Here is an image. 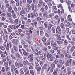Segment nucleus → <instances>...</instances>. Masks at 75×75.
Listing matches in <instances>:
<instances>
[{
    "instance_id": "f257e3e1",
    "label": "nucleus",
    "mask_w": 75,
    "mask_h": 75,
    "mask_svg": "<svg viewBox=\"0 0 75 75\" xmlns=\"http://www.w3.org/2000/svg\"><path fill=\"white\" fill-rule=\"evenodd\" d=\"M61 30L60 28V27L59 26H58L57 27V28H56V32L57 34H61L62 33L61 32Z\"/></svg>"
},
{
    "instance_id": "f03ea898",
    "label": "nucleus",
    "mask_w": 75,
    "mask_h": 75,
    "mask_svg": "<svg viewBox=\"0 0 75 75\" xmlns=\"http://www.w3.org/2000/svg\"><path fill=\"white\" fill-rule=\"evenodd\" d=\"M12 42L14 45H17L18 43V39H13L12 40Z\"/></svg>"
},
{
    "instance_id": "7ed1b4c3",
    "label": "nucleus",
    "mask_w": 75,
    "mask_h": 75,
    "mask_svg": "<svg viewBox=\"0 0 75 75\" xmlns=\"http://www.w3.org/2000/svg\"><path fill=\"white\" fill-rule=\"evenodd\" d=\"M26 7H27L28 12H30V10H31V6L30 4H27L26 5Z\"/></svg>"
},
{
    "instance_id": "20e7f679",
    "label": "nucleus",
    "mask_w": 75,
    "mask_h": 75,
    "mask_svg": "<svg viewBox=\"0 0 75 75\" xmlns=\"http://www.w3.org/2000/svg\"><path fill=\"white\" fill-rule=\"evenodd\" d=\"M8 27L10 28L11 30H16V28L15 25H10L8 26Z\"/></svg>"
},
{
    "instance_id": "39448f33",
    "label": "nucleus",
    "mask_w": 75,
    "mask_h": 75,
    "mask_svg": "<svg viewBox=\"0 0 75 75\" xmlns=\"http://www.w3.org/2000/svg\"><path fill=\"white\" fill-rule=\"evenodd\" d=\"M48 58H50V61H53V57H52V55L51 54H49L48 57L47 58V59H48Z\"/></svg>"
},
{
    "instance_id": "423d86ee",
    "label": "nucleus",
    "mask_w": 75,
    "mask_h": 75,
    "mask_svg": "<svg viewBox=\"0 0 75 75\" xmlns=\"http://www.w3.org/2000/svg\"><path fill=\"white\" fill-rule=\"evenodd\" d=\"M26 12L24 11V10H22L20 12V15H23V14H25Z\"/></svg>"
},
{
    "instance_id": "0eeeda50",
    "label": "nucleus",
    "mask_w": 75,
    "mask_h": 75,
    "mask_svg": "<svg viewBox=\"0 0 75 75\" xmlns=\"http://www.w3.org/2000/svg\"><path fill=\"white\" fill-rule=\"evenodd\" d=\"M14 22L15 25H17V24H18V19H15Z\"/></svg>"
},
{
    "instance_id": "6e6552de",
    "label": "nucleus",
    "mask_w": 75,
    "mask_h": 75,
    "mask_svg": "<svg viewBox=\"0 0 75 75\" xmlns=\"http://www.w3.org/2000/svg\"><path fill=\"white\" fill-rule=\"evenodd\" d=\"M7 47H12V44L11 42L8 43L7 44Z\"/></svg>"
},
{
    "instance_id": "1a4fd4ad",
    "label": "nucleus",
    "mask_w": 75,
    "mask_h": 75,
    "mask_svg": "<svg viewBox=\"0 0 75 75\" xmlns=\"http://www.w3.org/2000/svg\"><path fill=\"white\" fill-rule=\"evenodd\" d=\"M56 42L60 46L62 45L63 42L60 41H57Z\"/></svg>"
},
{
    "instance_id": "9d476101",
    "label": "nucleus",
    "mask_w": 75,
    "mask_h": 75,
    "mask_svg": "<svg viewBox=\"0 0 75 75\" xmlns=\"http://www.w3.org/2000/svg\"><path fill=\"white\" fill-rule=\"evenodd\" d=\"M26 35H27V36H28L27 37L28 38V39L30 38V36H31V34H30V33L28 32H26Z\"/></svg>"
},
{
    "instance_id": "9b49d317",
    "label": "nucleus",
    "mask_w": 75,
    "mask_h": 75,
    "mask_svg": "<svg viewBox=\"0 0 75 75\" xmlns=\"http://www.w3.org/2000/svg\"><path fill=\"white\" fill-rule=\"evenodd\" d=\"M35 5L34 4H32L31 5V8H32V10L33 11H34V7H35Z\"/></svg>"
},
{
    "instance_id": "f8f14e48",
    "label": "nucleus",
    "mask_w": 75,
    "mask_h": 75,
    "mask_svg": "<svg viewBox=\"0 0 75 75\" xmlns=\"http://www.w3.org/2000/svg\"><path fill=\"white\" fill-rule=\"evenodd\" d=\"M23 63L24 65H26L27 64H28V65H30V63H29V62H28L27 60H26L25 61H23Z\"/></svg>"
},
{
    "instance_id": "ddd939ff",
    "label": "nucleus",
    "mask_w": 75,
    "mask_h": 75,
    "mask_svg": "<svg viewBox=\"0 0 75 75\" xmlns=\"http://www.w3.org/2000/svg\"><path fill=\"white\" fill-rule=\"evenodd\" d=\"M12 9H13V7H12L11 6H10V7H8V12H11V11L12 10Z\"/></svg>"
},
{
    "instance_id": "4468645a",
    "label": "nucleus",
    "mask_w": 75,
    "mask_h": 75,
    "mask_svg": "<svg viewBox=\"0 0 75 75\" xmlns=\"http://www.w3.org/2000/svg\"><path fill=\"white\" fill-rule=\"evenodd\" d=\"M7 16H8L9 18H11V17H12V15H11V13L9 12H7Z\"/></svg>"
},
{
    "instance_id": "2eb2a0df",
    "label": "nucleus",
    "mask_w": 75,
    "mask_h": 75,
    "mask_svg": "<svg viewBox=\"0 0 75 75\" xmlns=\"http://www.w3.org/2000/svg\"><path fill=\"white\" fill-rule=\"evenodd\" d=\"M44 25L45 28L47 29L48 28V23L47 22H45L44 24Z\"/></svg>"
},
{
    "instance_id": "dca6fc26",
    "label": "nucleus",
    "mask_w": 75,
    "mask_h": 75,
    "mask_svg": "<svg viewBox=\"0 0 75 75\" xmlns=\"http://www.w3.org/2000/svg\"><path fill=\"white\" fill-rule=\"evenodd\" d=\"M9 21L8 20H6V21L7 22H10V23H13V20H12V19L11 18H9L8 19Z\"/></svg>"
},
{
    "instance_id": "f3484780",
    "label": "nucleus",
    "mask_w": 75,
    "mask_h": 75,
    "mask_svg": "<svg viewBox=\"0 0 75 75\" xmlns=\"http://www.w3.org/2000/svg\"><path fill=\"white\" fill-rule=\"evenodd\" d=\"M57 44H56V43L54 42L52 43L51 44V46H52V47H57Z\"/></svg>"
},
{
    "instance_id": "a211bd4d",
    "label": "nucleus",
    "mask_w": 75,
    "mask_h": 75,
    "mask_svg": "<svg viewBox=\"0 0 75 75\" xmlns=\"http://www.w3.org/2000/svg\"><path fill=\"white\" fill-rule=\"evenodd\" d=\"M29 61L30 62H33L34 61V59H33V57H32L29 58Z\"/></svg>"
},
{
    "instance_id": "6ab92c4d",
    "label": "nucleus",
    "mask_w": 75,
    "mask_h": 75,
    "mask_svg": "<svg viewBox=\"0 0 75 75\" xmlns=\"http://www.w3.org/2000/svg\"><path fill=\"white\" fill-rule=\"evenodd\" d=\"M51 31L52 33H55V30L54 28L52 27L51 29Z\"/></svg>"
},
{
    "instance_id": "aec40b11",
    "label": "nucleus",
    "mask_w": 75,
    "mask_h": 75,
    "mask_svg": "<svg viewBox=\"0 0 75 75\" xmlns=\"http://www.w3.org/2000/svg\"><path fill=\"white\" fill-rule=\"evenodd\" d=\"M67 0H66V1H66L67 2V3L68 6H70L71 5V2H70V1H68Z\"/></svg>"
},
{
    "instance_id": "412c9836",
    "label": "nucleus",
    "mask_w": 75,
    "mask_h": 75,
    "mask_svg": "<svg viewBox=\"0 0 75 75\" xmlns=\"http://www.w3.org/2000/svg\"><path fill=\"white\" fill-rule=\"evenodd\" d=\"M49 53L48 52H47L46 53H45L44 54L45 57H48L49 56Z\"/></svg>"
},
{
    "instance_id": "4be33fe9",
    "label": "nucleus",
    "mask_w": 75,
    "mask_h": 75,
    "mask_svg": "<svg viewBox=\"0 0 75 75\" xmlns=\"http://www.w3.org/2000/svg\"><path fill=\"white\" fill-rule=\"evenodd\" d=\"M57 67L59 68H61L62 67V64H61L60 63H59L57 65Z\"/></svg>"
},
{
    "instance_id": "5701e85b",
    "label": "nucleus",
    "mask_w": 75,
    "mask_h": 75,
    "mask_svg": "<svg viewBox=\"0 0 75 75\" xmlns=\"http://www.w3.org/2000/svg\"><path fill=\"white\" fill-rule=\"evenodd\" d=\"M42 40L43 42H45V41H46V40H47V38L45 37H43L42 38Z\"/></svg>"
},
{
    "instance_id": "b1692460",
    "label": "nucleus",
    "mask_w": 75,
    "mask_h": 75,
    "mask_svg": "<svg viewBox=\"0 0 75 75\" xmlns=\"http://www.w3.org/2000/svg\"><path fill=\"white\" fill-rule=\"evenodd\" d=\"M3 31L5 34H8V32L6 29H4Z\"/></svg>"
},
{
    "instance_id": "393cba45",
    "label": "nucleus",
    "mask_w": 75,
    "mask_h": 75,
    "mask_svg": "<svg viewBox=\"0 0 75 75\" xmlns=\"http://www.w3.org/2000/svg\"><path fill=\"white\" fill-rule=\"evenodd\" d=\"M11 35H12L13 37H16V34H15V33H14V32H12L11 33Z\"/></svg>"
},
{
    "instance_id": "a878e982",
    "label": "nucleus",
    "mask_w": 75,
    "mask_h": 75,
    "mask_svg": "<svg viewBox=\"0 0 75 75\" xmlns=\"http://www.w3.org/2000/svg\"><path fill=\"white\" fill-rule=\"evenodd\" d=\"M23 70L25 72H26L28 71V69L26 67H25L23 68Z\"/></svg>"
},
{
    "instance_id": "bb28decb",
    "label": "nucleus",
    "mask_w": 75,
    "mask_h": 75,
    "mask_svg": "<svg viewBox=\"0 0 75 75\" xmlns=\"http://www.w3.org/2000/svg\"><path fill=\"white\" fill-rule=\"evenodd\" d=\"M28 3H29V4H31L33 1V0H27Z\"/></svg>"
},
{
    "instance_id": "cd10ccee",
    "label": "nucleus",
    "mask_w": 75,
    "mask_h": 75,
    "mask_svg": "<svg viewBox=\"0 0 75 75\" xmlns=\"http://www.w3.org/2000/svg\"><path fill=\"white\" fill-rule=\"evenodd\" d=\"M64 55L65 57H66L68 58H71V56L70 55L67 54V53H65Z\"/></svg>"
},
{
    "instance_id": "c85d7f7f",
    "label": "nucleus",
    "mask_w": 75,
    "mask_h": 75,
    "mask_svg": "<svg viewBox=\"0 0 75 75\" xmlns=\"http://www.w3.org/2000/svg\"><path fill=\"white\" fill-rule=\"evenodd\" d=\"M51 27H52V25H51V24H50L49 25V26H48V29L49 30H51Z\"/></svg>"
},
{
    "instance_id": "c756f323",
    "label": "nucleus",
    "mask_w": 75,
    "mask_h": 75,
    "mask_svg": "<svg viewBox=\"0 0 75 75\" xmlns=\"http://www.w3.org/2000/svg\"><path fill=\"white\" fill-rule=\"evenodd\" d=\"M66 66H68L69 65V60H67L65 63Z\"/></svg>"
},
{
    "instance_id": "7c9ffc66",
    "label": "nucleus",
    "mask_w": 75,
    "mask_h": 75,
    "mask_svg": "<svg viewBox=\"0 0 75 75\" xmlns=\"http://www.w3.org/2000/svg\"><path fill=\"white\" fill-rule=\"evenodd\" d=\"M36 20L39 22L40 20H42V18L40 17H38L37 18Z\"/></svg>"
},
{
    "instance_id": "2f4dec72",
    "label": "nucleus",
    "mask_w": 75,
    "mask_h": 75,
    "mask_svg": "<svg viewBox=\"0 0 75 75\" xmlns=\"http://www.w3.org/2000/svg\"><path fill=\"white\" fill-rule=\"evenodd\" d=\"M47 16V12H45L44 13H43V16L44 17H45Z\"/></svg>"
},
{
    "instance_id": "473e14b6",
    "label": "nucleus",
    "mask_w": 75,
    "mask_h": 75,
    "mask_svg": "<svg viewBox=\"0 0 75 75\" xmlns=\"http://www.w3.org/2000/svg\"><path fill=\"white\" fill-rule=\"evenodd\" d=\"M30 73L32 75H34V72H33V71L32 70H30Z\"/></svg>"
},
{
    "instance_id": "72a5a7b5",
    "label": "nucleus",
    "mask_w": 75,
    "mask_h": 75,
    "mask_svg": "<svg viewBox=\"0 0 75 75\" xmlns=\"http://www.w3.org/2000/svg\"><path fill=\"white\" fill-rule=\"evenodd\" d=\"M7 30L8 31V32H9V33H11V32H12V30L10 29L9 28H7Z\"/></svg>"
},
{
    "instance_id": "f704fd0d",
    "label": "nucleus",
    "mask_w": 75,
    "mask_h": 75,
    "mask_svg": "<svg viewBox=\"0 0 75 75\" xmlns=\"http://www.w3.org/2000/svg\"><path fill=\"white\" fill-rule=\"evenodd\" d=\"M15 33L17 35H20V33L19 32L16 31H15Z\"/></svg>"
},
{
    "instance_id": "c9c22d12",
    "label": "nucleus",
    "mask_w": 75,
    "mask_h": 75,
    "mask_svg": "<svg viewBox=\"0 0 75 75\" xmlns=\"http://www.w3.org/2000/svg\"><path fill=\"white\" fill-rule=\"evenodd\" d=\"M42 27H39V29L40 30H44V28H43V25H42Z\"/></svg>"
},
{
    "instance_id": "e433bc0d",
    "label": "nucleus",
    "mask_w": 75,
    "mask_h": 75,
    "mask_svg": "<svg viewBox=\"0 0 75 75\" xmlns=\"http://www.w3.org/2000/svg\"><path fill=\"white\" fill-rule=\"evenodd\" d=\"M12 17H13V18H14V19H15V18H17V16L15 13V14H13Z\"/></svg>"
},
{
    "instance_id": "4c0bfd02",
    "label": "nucleus",
    "mask_w": 75,
    "mask_h": 75,
    "mask_svg": "<svg viewBox=\"0 0 75 75\" xmlns=\"http://www.w3.org/2000/svg\"><path fill=\"white\" fill-rule=\"evenodd\" d=\"M9 13H11L12 14H15V12L14 11V9H13L12 11H11V12H9Z\"/></svg>"
},
{
    "instance_id": "58836bf2",
    "label": "nucleus",
    "mask_w": 75,
    "mask_h": 75,
    "mask_svg": "<svg viewBox=\"0 0 75 75\" xmlns=\"http://www.w3.org/2000/svg\"><path fill=\"white\" fill-rule=\"evenodd\" d=\"M57 7H58V8H62L63 7L61 4H59L58 5Z\"/></svg>"
},
{
    "instance_id": "ea45409f",
    "label": "nucleus",
    "mask_w": 75,
    "mask_h": 75,
    "mask_svg": "<svg viewBox=\"0 0 75 75\" xmlns=\"http://www.w3.org/2000/svg\"><path fill=\"white\" fill-rule=\"evenodd\" d=\"M41 54V52L40 51H39L37 53H35V55H37V56H38V55H40V54Z\"/></svg>"
},
{
    "instance_id": "a19ab883",
    "label": "nucleus",
    "mask_w": 75,
    "mask_h": 75,
    "mask_svg": "<svg viewBox=\"0 0 75 75\" xmlns=\"http://www.w3.org/2000/svg\"><path fill=\"white\" fill-rule=\"evenodd\" d=\"M44 35V32H43V31L41 30L40 32V35Z\"/></svg>"
},
{
    "instance_id": "79ce46f5",
    "label": "nucleus",
    "mask_w": 75,
    "mask_h": 75,
    "mask_svg": "<svg viewBox=\"0 0 75 75\" xmlns=\"http://www.w3.org/2000/svg\"><path fill=\"white\" fill-rule=\"evenodd\" d=\"M54 16V14L52 13H50L49 15V16L50 17H52V16Z\"/></svg>"
},
{
    "instance_id": "37998d69",
    "label": "nucleus",
    "mask_w": 75,
    "mask_h": 75,
    "mask_svg": "<svg viewBox=\"0 0 75 75\" xmlns=\"http://www.w3.org/2000/svg\"><path fill=\"white\" fill-rule=\"evenodd\" d=\"M71 7L72 8H75V4H72L71 5Z\"/></svg>"
},
{
    "instance_id": "c03bdc74",
    "label": "nucleus",
    "mask_w": 75,
    "mask_h": 75,
    "mask_svg": "<svg viewBox=\"0 0 75 75\" xmlns=\"http://www.w3.org/2000/svg\"><path fill=\"white\" fill-rule=\"evenodd\" d=\"M51 67L52 68H54V67H55V64H51Z\"/></svg>"
},
{
    "instance_id": "a18cd8bd",
    "label": "nucleus",
    "mask_w": 75,
    "mask_h": 75,
    "mask_svg": "<svg viewBox=\"0 0 75 75\" xmlns=\"http://www.w3.org/2000/svg\"><path fill=\"white\" fill-rule=\"evenodd\" d=\"M67 24L68 25L69 27L70 28H71V25L70 24L69 22H67Z\"/></svg>"
},
{
    "instance_id": "49530a36",
    "label": "nucleus",
    "mask_w": 75,
    "mask_h": 75,
    "mask_svg": "<svg viewBox=\"0 0 75 75\" xmlns=\"http://www.w3.org/2000/svg\"><path fill=\"white\" fill-rule=\"evenodd\" d=\"M4 25V23L3 22L2 23H0V27H3V25Z\"/></svg>"
},
{
    "instance_id": "de8ad7c7",
    "label": "nucleus",
    "mask_w": 75,
    "mask_h": 75,
    "mask_svg": "<svg viewBox=\"0 0 75 75\" xmlns=\"http://www.w3.org/2000/svg\"><path fill=\"white\" fill-rule=\"evenodd\" d=\"M35 64L37 68H39V66L38 62H36Z\"/></svg>"
},
{
    "instance_id": "09e8293b",
    "label": "nucleus",
    "mask_w": 75,
    "mask_h": 75,
    "mask_svg": "<svg viewBox=\"0 0 75 75\" xmlns=\"http://www.w3.org/2000/svg\"><path fill=\"white\" fill-rule=\"evenodd\" d=\"M24 10L26 13H28V9H27V8L26 7H25Z\"/></svg>"
},
{
    "instance_id": "8fccbe9b",
    "label": "nucleus",
    "mask_w": 75,
    "mask_h": 75,
    "mask_svg": "<svg viewBox=\"0 0 75 75\" xmlns=\"http://www.w3.org/2000/svg\"><path fill=\"white\" fill-rule=\"evenodd\" d=\"M4 65L5 67H8V62H4Z\"/></svg>"
},
{
    "instance_id": "3c124183",
    "label": "nucleus",
    "mask_w": 75,
    "mask_h": 75,
    "mask_svg": "<svg viewBox=\"0 0 75 75\" xmlns=\"http://www.w3.org/2000/svg\"><path fill=\"white\" fill-rule=\"evenodd\" d=\"M9 66H11V65H12V64H13V63L12 62V61H10L9 62Z\"/></svg>"
},
{
    "instance_id": "603ef678",
    "label": "nucleus",
    "mask_w": 75,
    "mask_h": 75,
    "mask_svg": "<svg viewBox=\"0 0 75 75\" xmlns=\"http://www.w3.org/2000/svg\"><path fill=\"white\" fill-rule=\"evenodd\" d=\"M27 17L28 18H31V13H30L28 14Z\"/></svg>"
},
{
    "instance_id": "864d4df0",
    "label": "nucleus",
    "mask_w": 75,
    "mask_h": 75,
    "mask_svg": "<svg viewBox=\"0 0 75 75\" xmlns=\"http://www.w3.org/2000/svg\"><path fill=\"white\" fill-rule=\"evenodd\" d=\"M44 9L45 10H48V6L47 5H46Z\"/></svg>"
},
{
    "instance_id": "5fc2aeb1",
    "label": "nucleus",
    "mask_w": 75,
    "mask_h": 75,
    "mask_svg": "<svg viewBox=\"0 0 75 75\" xmlns=\"http://www.w3.org/2000/svg\"><path fill=\"white\" fill-rule=\"evenodd\" d=\"M31 16L32 18H33L34 17V15L33 13H31Z\"/></svg>"
},
{
    "instance_id": "6e6d98bb",
    "label": "nucleus",
    "mask_w": 75,
    "mask_h": 75,
    "mask_svg": "<svg viewBox=\"0 0 75 75\" xmlns=\"http://www.w3.org/2000/svg\"><path fill=\"white\" fill-rule=\"evenodd\" d=\"M34 56V55L33 54H31L30 55H29L28 57V58H31V57H33Z\"/></svg>"
},
{
    "instance_id": "4d7b16f0",
    "label": "nucleus",
    "mask_w": 75,
    "mask_h": 75,
    "mask_svg": "<svg viewBox=\"0 0 75 75\" xmlns=\"http://www.w3.org/2000/svg\"><path fill=\"white\" fill-rule=\"evenodd\" d=\"M13 36L11 35H10L9 36V40H10L13 39Z\"/></svg>"
},
{
    "instance_id": "13d9d810",
    "label": "nucleus",
    "mask_w": 75,
    "mask_h": 75,
    "mask_svg": "<svg viewBox=\"0 0 75 75\" xmlns=\"http://www.w3.org/2000/svg\"><path fill=\"white\" fill-rule=\"evenodd\" d=\"M1 71L2 72H5V69L4 67H3L2 68Z\"/></svg>"
},
{
    "instance_id": "bf43d9fd",
    "label": "nucleus",
    "mask_w": 75,
    "mask_h": 75,
    "mask_svg": "<svg viewBox=\"0 0 75 75\" xmlns=\"http://www.w3.org/2000/svg\"><path fill=\"white\" fill-rule=\"evenodd\" d=\"M58 60L56 59L54 61V63L55 64H58Z\"/></svg>"
},
{
    "instance_id": "052dcab7",
    "label": "nucleus",
    "mask_w": 75,
    "mask_h": 75,
    "mask_svg": "<svg viewBox=\"0 0 75 75\" xmlns=\"http://www.w3.org/2000/svg\"><path fill=\"white\" fill-rule=\"evenodd\" d=\"M67 38V39H68V40H70V41H71V39L69 38V35H67L66 36Z\"/></svg>"
},
{
    "instance_id": "680f3d73",
    "label": "nucleus",
    "mask_w": 75,
    "mask_h": 75,
    "mask_svg": "<svg viewBox=\"0 0 75 75\" xmlns=\"http://www.w3.org/2000/svg\"><path fill=\"white\" fill-rule=\"evenodd\" d=\"M5 8V6H4V5H2V6L1 9V10H4Z\"/></svg>"
},
{
    "instance_id": "e2e57ef3",
    "label": "nucleus",
    "mask_w": 75,
    "mask_h": 75,
    "mask_svg": "<svg viewBox=\"0 0 75 75\" xmlns=\"http://www.w3.org/2000/svg\"><path fill=\"white\" fill-rule=\"evenodd\" d=\"M59 62H60V63H61L62 64H64V61L61 59H60L59 60Z\"/></svg>"
},
{
    "instance_id": "0e129e2a",
    "label": "nucleus",
    "mask_w": 75,
    "mask_h": 75,
    "mask_svg": "<svg viewBox=\"0 0 75 75\" xmlns=\"http://www.w3.org/2000/svg\"><path fill=\"white\" fill-rule=\"evenodd\" d=\"M1 57L2 58H5L6 57V55L4 54H2L1 55Z\"/></svg>"
},
{
    "instance_id": "69168bd1",
    "label": "nucleus",
    "mask_w": 75,
    "mask_h": 75,
    "mask_svg": "<svg viewBox=\"0 0 75 75\" xmlns=\"http://www.w3.org/2000/svg\"><path fill=\"white\" fill-rule=\"evenodd\" d=\"M14 10L16 12L18 11V9H17V8L16 6L14 7Z\"/></svg>"
},
{
    "instance_id": "338daca9",
    "label": "nucleus",
    "mask_w": 75,
    "mask_h": 75,
    "mask_svg": "<svg viewBox=\"0 0 75 75\" xmlns=\"http://www.w3.org/2000/svg\"><path fill=\"white\" fill-rule=\"evenodd\" d=\"M18 66L19 67H22V66H23V64L21 63H19L18 64Z\"/></svg>"
},
{
    "instance_id": "774afa93",
    "label": "nucleus",
    "mask_w": 75,
    "mask_h": 75,
    "mask_svg": "<svg viewBox=\"0 0 75 75\" xmlns=\"http://www.w3.org/2000/svg\"><path fill=\"white\" fill-rule=\"evenodd\" d=\"M55 18L56 20H58V15H56L55 16Z\"/></svg>"
}]
</instances>
